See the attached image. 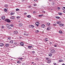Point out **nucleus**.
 <instances>
[{
  "label": "nucleus",
  "mask_w": 65,
  "mask_h": 65,
  "mask_svg": "<svg viewBox=\"0 0 65 65\" xmlns=\"http://www.w3.org/2000/svg\"><path fill=\"white\" fill-rule=\"evenodd\" d=\"M5 21H6V22H7L8 23H10V22H11V21H10V20L9 19H5Z\"/></svg>",
  "instance_id": "obj_1"
},
{
  "label": "nucleus",
  "mask_w": 65,
  "mask_h": 65,
  "mask_svg": "<svg viewBox=\"0 0 65 65\" xmlns=\"http://www.w3.org/2000/svg\"><path fill=\"white\" fill-rule=\"evenodd\" d=\"M0 46L1 47H2L3 46H4V44L3 43H0Z\"/></svg>",
  "instance_id": "obj_2"
},
{
  "label": "nucleus",
  "mask_w": 65,
  "mask_h": 65,
  "mask_svg": "<svg viewBox=\"0 0 65 65\" xmlns=\"http://www.w3.org/2000/svg\"><path fill=\"white\" fill-rule=\"evenodd\" d=\"M51 52L52 53H55V51L54 50H52L51 51Z\"/></svg>",
  "instance_id": "obj_3"
},
{
  "label": "nucleus",
  "mask_w": 65,
  "mask_h": 65,
  "mask_svg": "<svg viewBox=\"0 0 65 65\" xmlns=\"http://www.w3.org/2000/svg\"><path fill=\"white\" fill-rule=\"evenodd\" d=\"M9 43H10L12 44V43H14V42H13V40H12L9 41Z\"/></svg>",
  "instance_id": "obj_4"
},
{
  "label": "nucleus",
  "mask_w": 65,
  "mask_h": 65,
  "mask_svg": "<svg viewBox=\"0 0 65 65\" xmlns=\"http://www.w3.org/2000/svg\"><path fill=\"white\" fill-rule=\"evenodd\" d=\"M35 24L38 27L39 25V23H38V22H36Z\"/></svg>",
  "instance_id": "obj_5"
},
{
  "label": "nucleus",
  "mask_w": 65,
  "mask_h": 65,
  "mask_svg": "<svg viewBox=\"0 0 65 65\" xmlns=\"http://www.w3.org/2000/svg\"><path fill=\"white\" fill-rule=\"evenodd\" d=\"M1 18L2 20H5V16H3Z\"/></svg>",
  "instance_id": "obj_6"
},
{
  "label": "nucleus",
  "mask_w": 65,
  "mask_h": 65,
  "mask_svg": "<svg viewBox=\"0 0 65 65\" xmlns=\"http://www.w3.org/2000/svg\"><path fill=\"white\" fill-rule=\"evenodd\" d=\"M20 45H21V46H23L24 45V43L23 42H21L20 43Z\"/></svg>",
  "instance_id": "obj_7"
},
{
  "label": "nucleus",
  "mask_w": 65,
  "mask_h": 65,
  "mask_svg": "<svg viewBox=\"0 0 65 65\" xmlns=\"http://www.w3.org/2000/svg\"><path fill=\"white\" fill-rule=\"evenodd\" d=\"M18 31H15L14 32V33L15 34H18Z\"/></svg>",
  "instance_id": "obj_8"
},
{
  "label": "nucleus",
  "mask_w": 65,
  "mask_h": 65,
  "mask_svg": "<svg viewBox=\"0 0 65 65\" xmlns=\"http://www.w3.org/2000/svg\"><path fill=\"white\" fill-rule=\"evenodd\" d=\"M51 27H48L47 30H50V29H51Z\"/></svg>",
  "instance_id": "obj_9"
},
{
  "label": "nucleus",
  "mask_w": 65,
  "mask_h": 65,
  "mask_svg": "<svg viewBox=\"0 0 65 65\" xmlns=\"http://www.w3.org/2000/svg\"><path fill=\"white\" fill-rule=\"evenodd\" d=\"M9 45V44L7 43H6L5 45V46H7V47H8Z\"/></svg>",
  "instance_id": "obj_10"
},
{
  "label": "nucleus",
  "mask_w": 65,
  "mask_h": 65,
  "mask_svg": "<svg viewBox=\"0 0 65 65\" xmlns=\"http://www.w3.org/2000/svg\"><path fill=\"white\" fill-rule=\"evenodd\" d=\"M59 26L60 27H62V26H64V24H59Z\"/></svg>",
  "instance_id": "obj_11"
},
{
  "label": "nucleus",
  "mask_w": 65,
  "mask_h": 65,
  "mask_svg": "<svg viewBox=\"0 0 65 65\" xmlns=\"http://www.w3.org/2000/svg\"><path fill=\"white\" fill-rule=\"evenodd\" d=\"M48 40H49L47 38H45V41H48Z\"/></svg>",
  "instance_id": "obj_12"
},
{
  "label": "nucleus",
  "mask_w": 65,
  "mask_h": 65,
  "mask_svg": "<svg viewBox=\"0 0 65 65\" xmlns=\"http://www.w3.org/2000/svg\"><path fill=\"white\" fill-rule=\"evenodd\" d=\"M48 61V60H50V58H45Z\"/></svg>",
  "instance_id": "obj_13"
},
{
  "label": "nucleus",
  "mask_w": 65,
  "mask_h": 65,
  "mask_svg": "<svg viewBox=\"0 0 65 65\" xmlns=\"http://www.w3.org/2000/svg\"><path fill=\"white\" fill-rule=\"evenodd\" d=\"M45 26L44 24H42L41 25V27L42 28H44L45 27Z\"/></svg>",
  "instance_id": "obj_14"
},
{
  "label": "nucleus",
  "mask_w": 65,
  "mask_h": 65,
  "mask_svg": "<svg viewBox=\"0 0 65 65\" xmlns=\"http://www.w3.org/2000/svg\"><path fill=\"white\" fill-rule=\"evenodd\" d=\"M51 62H52L51 60H49L47 61V63H48V64H49V63H51Z\"/></svg>",
  "instance_id": "obj_15"
},
{
  "label": "nucleus",
  "mask_w": 65,
  "mask_h": 65,
  "mask_svg": "<svg viewBox=\"0 0 65 65\" xmlns=\"http://www.w3.org/2000/svg\"><path fill=\"white\" fill-rule=\"evenodd\" d=\"M28 47L29 48H32V46H29Z\"/></svg>",
  "instance_id": "obj_16"
},
{
  "label": "nucleus",
  "mask_w": 65,
  "mask_h": 65,
  "mask_svg": "<svg viewBox=\"0 0 65 65\" xmlns=\"http://www.w3.org/2000/svg\"><path fill=\"white\" fill-rule=\"evenodd\" d=\"M59 62H63V60L62 59H60L59 60Z\"/></svg>",
  "instance_id": "obj_17"
},
{
  "label": "nucleus",
  "mask_w": 65,
  "mask_h": 65,
  "mask_svg": "<svg viewBox=\"0 0 65 65\" xmlns=\"http://www.w3.org/2000/svg\"><path fill=\"white\" fill-rule=\"evenodd\" d=\"M6 26L7 27H9V26H10V25L9 24H7L6 25Z\"/></svg>",
  "instance_id": "obj_18"
},
{
  "label": "nucleus",
  "mask_w": 65,
  "mask_h": 65,
  "mask_svg": "<svg viewBox=\"0 0 65 65\" xmlns=\"http://www.w3.org/2000/svg\"><path fill=\"white\" fill-rule=\"evenodd\" d=\"M14 14V12L12 13V12H11L10 13V15H13V14Z\"/></svg>",
  "instance_id": "obj_19"
},
{
  "label": "nucleus",
  "mask_w": 65,
  "mask_h": 65,
  "mask_svg": "<svg viewBox=\"0 0 65 65\" xmlns=\"http://www.w3.org/2000/svg\"><path fill=\"white\" fill-rule=\"evenodd\" d=\"M11 19H14V16H11Z\"/></svg>",
  "instance_id": "obj_20"
},
{
  "label": "nucleus",
  "mask_w": 65,
  "mask_h": 65,
  "mask_svg": "<svg viewBox=\"0 0 65 65\" xmlns=\"http://www.w3.org/2000/svg\"><path fill=\"white\" fill-rule=\"evenodd\" d=\"M59 33H61V34H62V31L60 30L59 31Z\"/></svg>",
  "instance_id": "obj_21"
},
{
  "label": "nucleus",
  "mask_w": 65,
  "mask_h": 65,
  "mask_svg": "<svg viewBox=\"0 0 65 65\" xmlns=\"http://www.w3.org/2000/svg\"><path fill=\"white\" fill-rule=\"evenodd\" d=\"M47 25H48V26H50L51 25V24L50 23H47Z\"/></svg>",
  "instance_id": "obj_22"
},
{
  "label": "nucleus",
  "mask_w": 65,
  "mask_h": 65,
  "mask_svg": "<svg viewBox=\"0 0 65 65\" xmlns=\"http://www.w3.org/2000/svg\"><path fill=\"white\" fill-rule=\"evenodd\" d=\"M4 11L5 12H7V9H4Z\"/></svg>",
  "instance_id": "obj_23"
},
{
  "label": "nucleus",
  "mask_w": 65,
  "mask_h": 65,
  "mask_svg": "<svg viewBox=\"0 0 65 65\" xmlns=\"http://www.w3.org/2000/svg\"><path fill=\"white\" fill-rule=\"evenodd\" d=\"M56 18V19H60V18L59 17H57V16H56L55 17Z\"/></svg>",
  "instance_id": "obj_24"
},
{
  "label": "nucleus",
  "mask_w": 65,
  "mask_h": 65,
  "mask_svg": "<svg viewBox=\"0 0 65 65\" xmlns=\"http://www.w3.org/2000/svg\"><path fill=\"white\" fill-rule=\"evenodd\" d=\"M58 14L59 15H62V13H58Z\"/></svg>",
  "instance_id": "obj_25"
},
{
  "label": "nucleus",
  "mask_w": 65,
  "mask_h": 65,
  "mask_svg": "<svg viewBox=\"0 0 65 65\" xmlns=\"http://www.w3.org/2000/svg\"><path fill=\"white\" fill-rule=\"evenodd\" d=\"M27 18H31V16L30 15H28L27 16Z\"/></svg>",
  "instance_id": "obj_26"
},
{
  "label": "nucleus",
  "mask_w": 65,
  "mask_h": 65,
  "mask_svg": "<svg viewBox=\"0 0 65 65\" xmlns=\"http://www.w3.org/2000/svg\"><path fill=\"white\" fill-rule=\"evenodd\" d=\"M23 35H24V36H26L27 35V34L25 33H24L23 34Z\"/></svg>",
  "instance_id": "obj_27"
},
{
  "label": "nucleus",
  "mask_w": 65,
  "mask_h": 65,
  "mask_svg": "<svg viewBox=\"0 0 65 65\" xmlns=\"http://www.w3.org/2000/svg\"><path fill=\"white\" fill-rule=\"evenodd\" d=\"M43 14L40 15H39V17H42V16H43Z\"/></svg>",
  "instance_id": "obj_28"
},
{
  "label": "nucleus",
  "mask_w": 65,
  "mask_h": 65,
  "mask_svg": "<svg viewBox=\"0 0 65 65\" xmlns=\"http://www.w3.org/2000/svg\"><path fill=\"white\" fill-rule=\"evenodd\" d=\"M8 5H5V7H8Z\"/></svg>",
  "instance_id": "obj_29"
},
{
  "label": "nucleus",
  "mask_w": 65,
  "mask_h": 65,
  "mask_svg": "<svg viewBox=\"0 0 65 65\" xmlns=\"http://www.w3.org/2000/svg\"><path fill=\"white\" fill-rule=\"evenodd\" d=\"M8 40H10V39H11V38L10 37H8Z\"/></svg>",
  "instance_id": "obj_30"
},
{
  "label": "nucleus",
  "mask_w": 65,
  "mask_h": 65,
  "mask_svg": "<svg viewBox=\"0 0 65 65\" xmlns=\"http://www.w3.org/2000/svg\"><path fill=\"white\" fill-rule=\"evenodd\" d=\"M31 27L32 28V29H33V28H34V26H33L32 25H31Z\"/></svg>",
  "instance_id": "obj_31"
},
{
  "label": "nucleus",
  "mask_w": 65,
  "mask_h": 65,
  "mask_svg": "<svg viewBox=\"0 0 65 65\" xmlns=\"http://www.w3.org/2000/svg\"><path fill=\"white\" fill-rule=\"evenodd\" d=\"M49 56H50V57H51V56H52V54H49Z\"/></svg>",
  "instance_id": "obj_32"
},
{
  "label": "nucleus",
  "mask_w": 65,
  "mask_h": 65,
  "mask_svg": "<svg viewBox=\"0 0 65 65\" xmlns=\"http://www.w3.org/2000/svg\"><path fill=\"white\" fill-rule=\"evenodd\" d=\"M36 33H38L39 32V31L38 30H36Z\"/></svg>",
  "instance_id": "obj_33"
},
{
  "label": "nucleus",
  "mask_w": 65,
  "mask_h": 65,
  "mask_svg": "<svg viewBox=\"0 0 65 65\" xmlns=\"http://www.w3.org/2000/svg\"><path fill=\"white\" fill-rule=\"evenodd\" d=\"M10 26H11V27H13V25L12 24H10Z\"/></svg>",
  "instance_id": "obj_34"
},
{
  "label": "nucleus",
  "mask_w": 65,
  "mask_h": 65,
  "mask_svg": "<svg viewBox=\"0 0 65 65\" xmlns=\"http://www.w3.org/2000/svg\"><path fill=\"white\" fill-rule=\"evenodd\" d=\"M62 10H64V9H65V7H63V8H62Z\"/></svg>",
  "instance_id": "obj_35"
},
{
  "label": "nucleus",
  "mask_w": 65,
  "mask_h": 65,
  "mask_svg": "<svg viewBox=\"0 0 65 65\" xmlns=\"http://www.w3.org/2000/svg\"><path fill=\"white\" fill-rule=\"evenodd\" d=\"M53 64H54V65H57V63H56L55 62H54Z\"/></svg>",
  "instance_id": "obj_36"
},
{
  "label": "nucleus",
  "mask_w": 65,
  "mask_h": 65,
  "mask_svg": "<svg viewBox=\"0 0 65 65\" xmlns=\"http://www.w3.org/2000/svg\"><path fill=\"white\" fill-rule=\"evenodd\" d=\"M32 54H34L35 53V51H33L32 52Z\"/></svg>",
  "instance_id": "obj_37"
},
{
  "label": "nucleus",
  "mask_w": 65,
  "mask_h": 65,
  "mask_svg": "<svg viewBox=\"0 0 65 65\" xmlns=\"http://www.w3.org/2000/svg\"><path fill=\"white\" fill-rule=\"evenodd\" d=\"M17 63H21V62L20 61H18L17 62Z\"/></svg>",
  "instance_id": "obj_38"
},
{
  "label": "nucleus",
  "mask_w": 65,
  "mask_h": 65,
  "mask_svg": "<svg viewBox=\"0 0 65 65\" xmlns=\"http://www.w3.org/2000/svg\"><path fill=\"white\" fill-rule=\"evenodd\" d=\"M56 23L57 24H59V22L58 21L56 22Z\"/></svg>",
  "instance_id": "obj_39"
},
{
  "label": "nucleus",
  "mask_w": 65,
  "mask_h": 65,
  "mask_svg": "<svg viewBox=\"0 0 65 65\" xmlns=\"http://www.w3.org/2000/svg\"><path fill=\"white\" fill-rule=\"evenodd\" d=\"M28 27H29V28H31V25H30L29 26H28Z\"/></svg>",
  "instance_id": "obj_40"
},
{
  "label": "nucleus",
  "mask_w": 65,
  "mask_h": 65,
  "mask_svg": "<svg viewBox=\"0 0 65 65\" xmlns=\"http://www.w3.org/2000/svg\"><path fill=\"white\" fill-rule=\"evenodd\" d=\"M16 11H18L19 10V9H16Z\"/></svg>",
  "instance_id": "obj_41"
},
{
  "label": "nucleus",
  "mask_w": 65,
  "mask_h": 65,
  "mask_svg": "<svg viewBox=\"0 0 65 65\" xmlns=\"http://www.w3.org/2000/svg\"><path fill=\"white\" fill-rule=\"evenodd\" d=\"M17 19H19V18H20V17H17Z\"/></svg>",
  "instance_id": "obj_42"
},
{
  "label": "nucleus",
  "mask_w": 65,
  "mask_h": 65,
  "mask_svg": "<svg viewBox=\"0 0 65 65\" xmlns=\"http://www.w3.org/2000/svg\"><path fill=\"white\" fill-rule=\"evenodd\" d=\"M54 46L55 47H57V45H54Z\"/></svg>",
  "instance_id": "obj_43"
},
{
  "label": "nucleus",
  "mask_w": 65,
  "mask_h": 65,
  "mask_svg": "<svg viewBox=\"0 0 65 65\" xmlns=\"http://www.w3.org/2000/svg\"><path fill=\"white\" fill-rule=\"evenodd\" d=\"M19 60H22L23 59V58H19Z\"/></svg>",
  "instance_id": "obj_44"
},
{
  "label": "nucleus",
  "mask_w": 65,
  "mask_h": 65,
  "mask_svg": "<svg viewBox=\"0 0 65 65\" xmlns=\"http://www.w3.org/2000/svg\"><path fill=\"white\" fill-rule=\"evenodd\" d=\"M8 29H11V27H9L8 28Z\"/></svg>",
  "instance_id": "obj_45"
},
{
  "label": "nucleus",
  "mask_w": 65,
  "mask_h": 65,
  "mask_svg": "<svg viewBox=\"0 0 65 65\" xmlns=\"http://www.w3.org/2000/svg\"><path fill=\"white\" fill-rule=\"evenodd\" d=\"M59 24H60L59 25H60V24H61V22H59Z\"/></svg>",
  "instance_id": "obj_46"
},
{
  "label": "nucleus",
  "mask_w": 65,
  "mask_h": 65,
  "mask_svg": "<svg viewBox=\"0 0 65 65\" xmlns=\"http://www.w3.org/2000/svg\"><path fill=\"white\" fill-rule=\"evenodd\" d=\"M36 12L35 11H34L33 12V13H35V14L36 13Z\"/></svg>",
  "instance_id": "obj_47"
},
{
  "label": "nucleus",
  "mask_w": 65,
  "mask_h": 65,
  "mask_svg": "<svg viewBox=\"0 0 65 65\" xmlns=\"http://www.w3.org/2000/svg\"><path fill=\"white\" fill-rule=\"evenodd\" d=\"M50 44H52V42H50Z\"/></svg>",
  "instance_id": "obj_48"
},
{
  "label": "nucleus",
  "mask_w": 65,
  "mask_h": 65,
  "mask_svg": "<svg viewBox=\"0 0 65 65\" xmlns=\"http://www.w3.org/2000/svg\"><path fill=\"white\" fill-rule=\"evenodd\" d=\"M53 25L54 26H56V24H53Z\"/></svg>",
  "instance_id": "obj_49"
},
{
  "label": "nucleus",
  "mask_w": 65,
  "mask_h": 65,
  "mask_svg": "<svg viewBox=\"0 0 65 65\" xmlns=\"http://www.w3.org/2000/svg\"><path fill=\"white\" fill-rule=\"evenodd\" d=\"M27 14V13L26 12H25L24 13V14H25V15L26 14Z\"/></svg>",
  "instance_id": "obj_50"
},
{
  "label": "nucleus",
  "mask_w": 65,
  "mask_h": 65,
  "mask_svg": "<svg viewBox=\"0 0 65 65\" xmlns=\"http://www.w3.org/2000/svg\"><path fill=\"white\" fill-rule=\"evenodd\" d=\"M43 13H45V11H44L43 10Z\"/></svg>",
  "instance_id": "obj_51"
},
{
  "label": "nucleus",
  "mask_w": 65,
  "mask_h": 65,
  "mask_svg": "<svg viewBox=\"0 0 65 65\" xmlns=\"http://www.w3.org/2000/svg\"><path fill=\"white\" fill-rule=\"evenodd\" d=\"M57 9H60V8L59 7H58L57 8Z\"/></svg>",
  "instance_id": "obj_52"
},
{
  "label": "nucleus",
  "mask_w": 65,
  "mask_h": 65,
  "mask_svg": "<svg viewBox=\"0 0 65 65\" xmlns=\"http://www.w3.org/2000/svg\"><path fill=\"white\" fill-rule=\"evenodd\" d=\"M1 28H2V29L3 28H4V26H2V27H1Z\"/></svg>",
  "instance_id": "obj_53"
},
{
  "label": "nucleus",
  "mask_w": 65,
  "mask_h": 65,
  "mask_svg": "<svg viewBox=\"0 0 65 65\" xmlns=\"http://www.w3.org/2000/svg\"><path fill=\"white\" fill-rule=\"evenodd\" d=\"M21 1L22 2H23V1H25V0H21Z\"/></svg>",
  "instance_id": "obj_54"
},
{
  "label": "nucleus",
  "mask_w": 65,
  "mask_h": 65,
  "mask_svg": "<svg viewBox=\"0 0 65 65\" xmlns=\"http://www.w3.org/2000/svg\"><path fill=\"white\" fill-rule=\"evenodd\" d=\"M34 6H36V4H34Z\"/></svg>",
  "instance_id": "obj_55"
},
{
  "label": "nucleus",
  "mask_w": 65,
  "mask_h": 65,
  "mask_svg": "<svg viewBox=\"0 0 65 65\" xmlns=\"http://www.w3.org/2000/svg\"><path fill=\"white\" fill-rule=\"evenodd\" d=\"M28 35H29V34H26V36H28Z\"/></svg>",
  "instance_id": "obj_56"
},
{
  "label": "nucleus",
  "mask_w": 65,
  "mask_h": 65,
  "mask_svg": "<svg viewBox=\"0 0 65 65\" xmlns=\"http://www.w3.org/2000/svg\"><path fill=\"white\" fill-rule=\"evenodd\" d=\"M36 2L37 1V0H34Z\"/></svg>",
  "instance_id": "obj_57"
},
{
  "label": "nucleus",
  "mask_w": 65,
  "mask_h": 65,
  "mask_svg": "<svg viewBox=\"0 0 65 65\" xmlns=\"http://www.w3.org/2000/svg\"><path fill=\"white\" fill-rule=\"evenodd\" d=\"M14 43L15 44H17V43H14Z\"/></svg>",
  "instance_id": "obj_58"
},
{
  "label": "nucleus",
  "mask_w": 65,
  "mask_h": 65,
  "mask_svg": "<svg viewBox=\"0 0 65 65\" xmlns=\"http://www.w3.org/2000/svg\"><path fill=\"white\" fill-rule=\"evenodd\" d=\"M63 12H64V13H65V10L63 11Z\"/></svg>",
  "instance_id": "obj_59"
},
{
  "label": "nucleus",
  "mask_w": 65,
  "mask_h": 65,
  "mask_svg": "<svg viewBox=\"0 0 65 65\" xmlns=\"http://www.w3.org/2000/svg\"><path fill=\"white\" fill-rule=\"evenodd\" d=\"M32 64H34V62H32Z\"/></svg>",
  "instance_id": "obj_60"
},
{
  "label": "nucleus",
  "mask_w": 65,
  "mask_h": 65,
  "mask_svg": "<svg viewBox=\"0 0 65 65\" xmlns=\"http://www.w3.org/2000/svg\"><path fill=\"white\" fill-rule=\"evenodd\" d=\"M62 65H65V64H64V63H63Z\"/></svg>",
  "instance_id": "obj_61"
},
{
  "label": "nucleus",
  "mask_w": 65,
  "mask_h": 65,
  "mask_svg": "<svg viewBox=\"0 0 65 65\" xmlns=\"http://www.w3.org/2000/svg\"><path fill=\"white\" fill-rule=\"evenodd\" d=\"M24 33H26V31H25L24 32Z\"/></svg>",
  "instance_id": "obj_62"
},
{
  "label": "nucleus",
  "mask_w": 65,
  "mask_h": 65,
  "mask_svg": "<svg viewBox=\"0 0 65 65\" xmlns=\"http://www.w3.org/2000/svg\"><path fill=\"white\" fill-rule=\"evenodd\" d=\"M50 1H51L52 0H49Z\"/></svg>",
  "instance_id": "obj_63"
},
{
  "label": "nucleus",
  "mask_w": 65,
  "mask_h": 65,
  "mask_svg": "<svg viewBox=\"0 0 65 65\" xmlns=\"http://www.w3.org/2000/svg\"><path fill=\"white\" fill-rule=\"evenodd\" d=\"M57 0V1H58V0Z\"/></svg>",
  "instance_id": "obj_64"
}]
</instances>
